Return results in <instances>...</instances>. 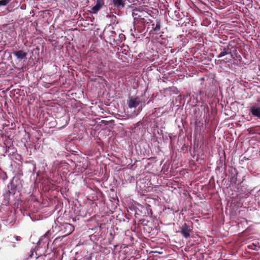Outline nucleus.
Masks as SVG:
<instances>
[{"instance_id":"f257e3e1","label":"nucleus","mask_w":260,"mask_h":260,"mask_svg":"<svg viewBox=\"0 0 260 260\" xmlns=\"http://www.w3.org/2000/svg\"><path fill=\"white\" fill-rule=\"evenodd\" d=\"M51 233L49 231H47L44 235L41 237L39 239L38 242L37 243L38 246L42 247L47 244V246H48L50 241V236Z\"/></svg>"},{"instance_id":"f03ea898","label":"nucleus","mask_w":260,"mask_h":260,"mask_svg":"<svg viewBox=\"0 0 260 260\" xmlns=\"http://www.w3.org/2000/svg\"><path fill=\"white\" fill-rule=\"evenodd\" d=\"M105 6V0H96V4L91 9V12L96 14Z\"/></svg>"},{"instance_id":"7ed1b4c3","label":"nucleus","mask_w":260,"mask_h":260,"mask_svg":"<svg viewBox=\"0 0 260 260\" xmlns=\"http://www.w3.org/2000/svg\"><path fill=\"white\" fill-rule=\"evenodd\" d=\"M180 229L181 231L180 232L183 237L187 239L190 236V233L191 230L186 223H184Z\"/></svg>"},{"instance_id":"20e7f679","label":"nucleus","mask_w":260,"mask_h":260,"mask_svg":"<svg viewBox=\"0 0 260 260\" xmlns=\"http://www.w3.org/2000/svg\"><path fill=\"white\" fill-rule=\"evenodd\" d=\"M140 103V101L138 96L132 97L127 101V105L129 108H136Z\"/></svg>"},{"instance_id":"39448f33","label":"nucleus","mask_w":260,"mask_h":260,"mask_svg":"<svg viewBox=\"0 0 260 260\" xmlns=\"http://www.w3.org/2000/svg\"><path fill=\"white\" fill-rule=\"evenodd\" d=\"M231 46V45H229L226 47L223 48L222 49H221V52L217 56V58H221L226 55L231 54L232 50V48H230Z\"/></svg>"},{"instance_id":"423d86ee","label":"nucleus","mask_w":260,"mask_h":260,"mask_svg":"<svg viewBox=\"0 0 260 260\" xmlns=\"http://www.w3.org/2000/svg\"><path fill=\"white\" fill-rule=\"evenodd\" d=\"M152 29L151 32H153L154 34L159 35L161 33V23L159 20H156V25L154 26V24L152 23Z\"/></svg>"},{"instance_id":"0eeeda50","label":"nucleus","mask_w":260,"mask_h":260,"mask_svg":"<svg viewBox=\"0 0 260 260\" xmlns=\"http://www.w3.org/2000/svg\"><path fill=\"white\" fill-rule=\"evenodd\" d=\"M13 54L19 60L25 58L27 56V53L22 50L19 51H15L13 52Z\"/></svg>"},{"instance_id":"6e6552de","label":"nucleus","mask_w":260,"mask_h":260,"mask_svg":"<svg viewBox=\"0 0 260 260\" xmlns=\"http://www.w3.org/2000/svg\"><path fill=\"white\" fill-rule=\"evenodd\" d=\"M250 111L253 116L260 117V107L256 105H252L250 108Z\"/></svg>"},{"instance_id":"1a4fd4ad","label":"nucleus","mask_w":260,"mask_h":260,"mask_svg":"<svg viewBox=\"0 0 260 260\" xmlns=\"http://www.w3.org/2000/svg\"><path fill=\"white\" fill-rule=\"evenodd\" d=\"M113 6L117 9L123 8L125 6V1L123 0H111Z\"/></svg>"},{"instance_id":"9d476101","label":"nucleus","mask_w":260,"mask_h":260,"mask_svg":"<svg viewBox=\"0 0 260 260\" xmlns=\"http://www.w3.org/2000/svg\"><path fill=\"white\" fill-rule=\"evenodd\" d=\"M108 39L110 42V43L111 44L112 43H115L116 42V39H115V35L116 32L114 30H110L108 33Z\"/></svg>"},{"instance_id":"9b49d317","label":"nucleus","mask_w":260,"mask_h":260,"mask_svg":"<svg viewBox=\"0 0 260 260\" xmlns=\"http://www.w3.org/2000/svg\"><path fill=\"white\" fill-rule=\"evenodd\" d=\"M231 54L232 55V59L237 61H241L242 57L241 55L237 52L236 48H234V50H232Z\"/></svg>"},{"instance_id":"f8f14e48","label":"nucleus","mask_w":260,"mask_h":260,"mask_svg":"<svg viewBox=\"0 0 260 260\" xmlns=\"http://www.w3.org/2000/svg\"><path fill=\"white\" fill-rule=\"evenodd\" d=\"M232 59V54L226 55L225 57L223 59L218 60V63L222 64L226 63L228 62H230Z\"/></svg>"},{"instance_id":"ddd939ff","label":"nucleus","mask_w":260,"mask_h":260,"mask_svg":"<svg viewBox=\"0 0 260 260\" xmlns=\"http://www.w3.org/2000/svg\"><path fill=\"white\" fill-rule=\"evenodd\" d=\"M238 173H236V174L232 178L231 182L235 183V184H240L242 182L240 180H238Z\"/></svg>"},{"instance_id":"4468645a","label":"nucleus","mask_w":260,"mask_h":260,"mask_svg":"<svg viewBox=\"0 0 260 260\" xmlns=\"http://www.w3.org/2000/svg\"><path fill=\"white\" fill-rule=\"evenodd\" d=\"M10 2V0H0V6H6Z\"/></svg>"},{"instance_id":"2eb2a0df","label":"nucleus","mask_w":260,"mask_h":260,"mask_svg":"<svg viewBox=\"0 0 260 260\" xmlns=\"http://www.w3.org/2000/svg\"><path fill=\"white\" fill-rule=\"evenodd\" d=\"M118 37H119V39H118V41H119L120 42H121L123 40H124L125 39V35L123 34H120L119 35Z\"/></svg>"},{"instance_id":"dca6fc26","label":"nucleus","mask_w":260,"mask_h":260,"mask_svg":"<svg viewBox=\"0 0 260 260\" xmlns=\"http://www.w3.org/2000/svg\"><path fill=\"white\" fill-rule=\"evenodd\" d=\"M147 24H151L153 22L152 20L151 19H148L147 20H145V21Z\"/></svg>"},{"instance_id":"f3484780","label":"nucleus","mask_w":260,"mask_h":260,"mask_svg":"<svg viewBox=\"0 0 260 260\" xmlns=\"http://www.w3.org/2000/svg\"><path fill=\"white\" fill-rule=\"evenodd\" d=\"M140 19H141L142 22L146 23L145 21L146 20L144 18H141Z\"/></svg>"}]
</instances>
